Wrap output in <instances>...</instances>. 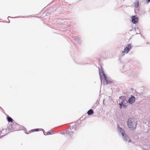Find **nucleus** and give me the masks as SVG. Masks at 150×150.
Segmentation results:
<instances>
[{"mask_svg": "<svg viewBox=\"0 0 150 150\" xmlns=\"http://www.w3.org/2000/svg\"><path fill=\"white\" fill-rule=\"evenodd\" d=\"M99 71L101 83L103 81L104 83H105L107 84L112 83V81L109 80L107 79L106 75L104 72L103 69L102 67L101 66L100 68H99Z\"/></svg>", "mask_w": 150, "mask_h": 150, "instance_id": "1", "label": "nucleus"}, {"mask_svg": "<svg viewBox=\"0 0 150 150\" xmlns=\"http://www.w3.org/2000/svg\"><path fill=\"white\" fill-rule=\"evenodd\" d=\"M127 125L129 128L132 130H134L137 127V121L134 117H129L127 120Z\"/></svg>", "mask_w": 150, "mask_h": 150, "instance_id": "2", "label": "nucleus"}, {"mask_svg": "<svg viewBox=\"0 0 150 150\" xmlns=\"http://www.w3.org/2000/svg\"><path fill=\"white\" fill-rule=\"evenodd\" d=\"M117 128L120 133H121V135L123 138V140L125 141H128V142H130L131 139L125 133V131L124 128L121 127L119 125L118 126Z\"/></svg>", "mask_w": 150, "mask_h": 150, "instance_id": "3", "label": "nucleus"}, {"mask_svg": "<svg viewBox=\"0 0 150 150\" xmlns=\"http://www.w3.org/2000/svg\"><path fill=\"white\" fill-rule=\"evenodd\" d=\"M76 128L77 126L76 123H72L70 124L67 130H66V132H67L68 135H70V136L71 137L74 133L73 132L76 129Z\"/></svg>", "mask_w": 150, "mask_h": 150, "instance_id": "4", "label": "nucleus"}, {"mask_svg": "<svg viewBox=\"0 0 150 150\" xmlns=\"http://www.w3.org/2000/svg\"><path fill=\"white\" fill-rule=\"evenodd\" d=\"M47 13H44L42 15V16H41L40 15H30L28 16H25L23 17H21L20 16L19 17H15V18H42L43 19H45L43 18V17H45V16H48V15H47Z\"/></svg>", "mask_w": 150, "mask_h": 150, "instance_id": "5", "label": "nucleus"}, {"mask_svg": "<svg viewBox=\"0 0 150 150\" xmlns=\"http://www.w3.org/2000/svg\"><path fill=\"white\" fill-rule=\"evenodd\" d=\"M19 125L14 122V123H11L7 127V129L8 131H12L16 129L17 130L18 129L17 127H18Z\"/></svg>", "mask_w": 150, "mask_h": 150, "instance_id": "6", "label": "nucleus"}, {"mask_svg": "<svg viewBox=\"0 0 150 150\" xmlns=\"http://www.w3.org/2000/svg\"><path fill=\"white\" fill-rule=\"evenodd\" d=\"M135 100V97L133 95H132L129 98L128 100H126V102L130 104H132L134 103Z\"/></svg>", "mask_w": 150, "mask_h": 150, "instance_id": "7", "label": "nucleus"}, {"mask_svg": "<svg viewBox=\"0 0 150 150\" xmlns=\"http://www.w3.org/2000/svg\"><path fill=\"white\" fill-rule=\"evenodd\" d=\"M132 48V46L131 44L130 43L128 44L127 46L124 48V52H125L126 54H127Z\"/></svg>", "mask_w": 150, "mask_h": 150, "instance_id": "8", "label": "nucleus"}, {"mask_svg": "<svg viewBox=\"0 0 150 150\" xmlns=\"http://www.w3.org/2000/svg\"><path fill=\"white\" fill-rule=\"evenodd\" d=\"M71 37L78 44H80L81 43V41L78 37L73 35L71 36Z\"/></svg>", "mask_w": 150, "mask_h": 150, "instance_id": "9", "label": "nucleus"}, {"mask_svg": "<svg viewBox=\"0 0 150 150\" xmlns=\"http://www.w3.org/2000/svg\"><path fill=\"white\" fill-rule=\"evenodd\" d=\"M127 98L126 96H121L119 97L120 100L122 101L120 103L121 104H123L125 101H126V100H127Z\"/></svg>", "mask_w": 150, "mask_h": 150, "instance_id": "10", "label": "nucleus"}, {"mask_svg": "<svg viewBox=\"0 0 150 150\" xmlns=\"http://www.w3.org/2000/svg\"><path fill=\"white\" fill-rule=\"evenodd\" d=\"M87 113L89 116L92 115L94 113V110L93 109H91L87 111Z\"/></svg>", "mask_w": 150, "mask_h": 150, "instance_id": "11", "label": "nucleus"}, {"mask_svg": "<svg viewBox=\"0 0 150 150\" xmlns=\"http://www.w3.org/2000/svg\"><path fill=\"white\" fill-rule=\"evenodd\" d=\"M6 119L8 122H11V123H13V119L11 117H9L8 115L6 116Z\"/></svg>", "mask_w": 150, "mask_h": 150, "instance_id": "12", "label": "nucleus"}, {"mask_svg": "<svg viewBox=\"0 0 150 150\" xmlns=\"http://www.w3.org/2000/svg\"><path fill=\"white\" fill-rule=\"evenodd\" d=\"M139 19H132V22L134 24H136L138 23Z\"/></svg>", "mask_w": 150, "mask_h": 150, "instance_id": "13", "label": "nucleus"}, {"mask_svg": "<svg viewBox=\"0 0 150 150\" xmlns=\"http://www.w3.org/2000/svg\"><path fill=\"white\" fill-rule=\"evenodd\" d=\"M54 133V132L52 130V129H51L50 131H49L47 132L46 134V135L52 134V133Z\"/></svg>", "mask_w": 150, "mask_h": 150, "instance_id": "14", "label": "nucleus"}, {"mask_svg": "<svg viewBox=\"0 0 150 150\" xmlns=\"http://www.w3.org/2000/svg\"><path fill=\"white\" fill-rule=\"evenodd\" d=\"M139 1L137 0L134 4V6L135 8H137L139 6Z\"/></svg>", "mask_w": 150, "mask_h": 150, "instance_id": "15", "label": "nucleus"}, {"mask_svg": "<svg viewBox=\"0 0 150 150\" xmlns=\"http://www.w3.org/2000/svg\"><path fill=\"white\" fill-rule=\"evenodd\" d=\"M98 103H97V101L95 103V104L93 105V106L92 107V108L93 109H95L96 107L98 105Z\"/></svg>", "mask_w": 150, "mask_h": 150, "instance_id": "16", "label": "nucleus"}, {"mask_svg": "<svg viewBox=\"0 0 150 150\" xmlns=\"http://www.w3.org/2000/svg\"><path fill=\"white\" fill-rule=\"evenodd\" d=\"M134 28L135 29V30L136 31H137V33H136V34H140V30H138V27L137 28Z\"/></svg>", "mask_w": 150, "mask_h": 150, "instance_id": "17", "label": "nucleus"}, {"mask_svg": "<svg viewBox=\"0 0 150 150\" xmlns=\"http://www.w3.org/2000/svg\"><path fill=\"white\" fill-rule=\"evenodd\" d=\"M66 130L64 131V132H60V134H62L65 135V134H66V135H68L67 132H66Z\"/></svg>", "mask_w": 150, "mask_h": 150, "instance_id": "18", "label": "nucleus"}, {"mask_svg": "<svg viewBox=\"0 0 150 150\" xmlns=\"http://www.w3.org/2000/svg\"><path fill=\"white\" fill-rule=\"evenodd\" d=\"M119 108L120 109H121L122 108V104H121L120 103H119Z\"/></svg>", "mask_w": 150, "mask_h": 150, "instance_id": "19", "label": "nucleus"}, {"mask_svg": "<svg viewBox=\"0 0 150 150\" xmlns=\"http://www.w3.org/2000/svg\"><path fill=\"white\" fill-rule=\"evenodd\" d=\"M23 129L24 131L25 134H29V132H27V130L25 128Z\"/></svg>", "mask_w": 150, "mask_h": 150, "instance_id": "20", "label": "nucleus"}, {"mask_svg": "<svg viewBox=\"0 0 150 150\" xmlns=\"http://www.w3.org/2000/svg\"><path fill=\"white\" fill-rule=\"evenodd\" d=\"M131 19H138V18L135 16H131Z\"/></svg>", "mask_w": 150, "mask_h": 150, "instance_id": "21", "label": "nucleus"}, {"mask_svg": "<svg viewBox=\"0 0 150 150\" xmlns=\"http://www.w3.org/2000/svg\"><path fill=\"white\" fill-rule=\"evenodd\" d=\"M40 131H42L43 132L44 134L45 135H46V132L45 131V130H44V129H42V128H40Z\"/></svg>", "mask_w": 150, "mask_h": 150, "instance_id": "22", "label": "nucleus"}, {"mask_svg": "<svg viewBox=\"0 0 150 150\" xmlns=\"http://www.w3.org/2000/svg\"><path fill=\"white\" fill-rule=\"evenodd\" d=\"M3 22H7L8 23H9L10 22V21H9V19H7V21H5V20H3L2 21Z\"/></svg>", "mask_w": 150, "mask_h": 150, "instance_id": "23", "label": "nucleus"}, {"mask_svg": "<svg viewBox=\"0 0 150 150\" xmlns=\"http://www.w3.org/2000/svg\"><path fill=\"white\" fill-rule=\"evenodd\" d=\"M40 128H37V129H35L34 131L35 132H38L39 131H40Z\"/></svg>", "mask_w": 150, "mask_h": 150, "instance_id": "24", "label": "nucleus"}, {"mask_svg": "<svg viewBox=\"0 0 150 150\" xmlns=\"http://www.w3.org/2000/svg\"><path fill=\"white\" fill-rule=\"evenodd\" d=\"M35 132V131H34V129H31V130H30L29 131V133H32V132Z\"/></svg>", "mask_w": 150, "mask_h": 150, "instance_id": "25", "label": "nucleus"}, {"mask_svg": "<svg viewBox=\"0 0 150 150\" xmlns=\"http://www.w3.org/2000/svg\"><path fill=\"white\" fill-rule=\"evenodd\" d=\"M122 106L124 108H125L127 107V105L123 104H122Z\"/></svg>", "mask_w": 150, "mask_h": 150, "instance_id": "26", "label": "nucleus"}, {"mask_svg": "<svg viewBox=\"0 0 150 150\" xmlns=\"http://www.w3.org/2000/svg\"><path fill=\"white\" fill-rule=\"evenodd\" d=\"M125 53H126L125 52H124V50H123V51L122 52V53L121 54V56H123L125 55Z\"/></svg>", "mask_w": 150, "mask_h": 150, "instance_id": "27", "label": "nucleus"}, {"mask_svg": "<svg viewBox=\"0 0 150 150\" xmlns=\"http://www.w3.org/2000/svg\"><path fill=\"white\" fill-rule=\"evenodd\" d=\"M24 128H25V127L22 126H21L20 127V129L21 130L24 129Z\"/></svg>", "mask_w": 150, "mask_h": 150, "instance_id": "28", "label": "nucleus"}, {"mask_svg": "<svg viewBox=\"0 0 150 150\" xmlns=\"http://www.w3.org/2000/svg\"><path fill=\"white\" fill-rule=\"evenodd\" d=\"M9 133V132H8V133H6V134H4V135H2V136H0V139H1V138H2V137H4V136H5L6 135V134H7L8 133Z\"/></svg>", "mask_w": 150, "mask_h": 150, "instance_id": "29", "label": "nucleus"}, {"mask_svg": "<svg viewBox=\"0 0 150 150\" xmlns=\"http://www.w3.org/2000/svg\"><path fill=\"white\" fill-rule=\"evenodd\" d=\"M120 90V88H117L116 89V91H117L119 92V91Z\"/></svg>", "mask_w": 150, "mask_h": 150, "instance_id": "30", "label": "nucleus"}, {"mask_svg": "<svg viewBox=\"0 0 150 150\" xmlns=\"http://www.w3.org/2000/svg\"><path fill=\"white\" fill-rule=\"evenodd\" d=\"M81 118H80V120H77V121L76 123H77V124H78L79 125V123H79L80 121L81 120Z\"/></svg>", "mask_w": 150, "mask_h": 150, "instance_id": "31", "label": "nucleus"}, {"mask_svg": "<svg viewBox=\"0 0 150 150\" xmlns=\"http://www.w3.org/2000/svg\"><path fill=\"white\" fill-rule=\"evenodd\" d=\"M78 64H80L81 65H83V64H83L82 62H81L79 63H78Z\"/></svg>", "mask_w": 150, "mask_h": 150, "instance_id": "32", "label": "nucleus"}, {"mask_svg": "<svg viewBox=\"0 0 150 150\" xmlns=\"http://www.w3.org/2000/svg\"><path fill=\"white\" fill-rule=\"evenodd\" d=\"M4 130H5V129H2V131H0V132L1 133V134H0V135H1V133H2V132H4Z\"/></svg>", "mask_w": 150, "mask_h": 150, "instance_id": "33", "label": "nucleus"}, {"mask_svg": "<svg viewBox=\"0 0 150 150\" xmlns=\"http://www.w3.org/2000/svg\"><path fill=\"white\" fill-rule=\"evenodd\" d=\"M146 1L147 3H149L150 2V0H146Z\"/></svg>", "mask_w": 150, "mask_h": 150, "instance_id": "34", "label": "nucleus"}, {"mask_svg": "<svg viewBox=\"0 0 150 150\" xmlns=\"http://www.w3.org/2000/svg\"><path fill=\"white\" fill-rule=\"evenodd\" d=\"M147 44H150V42H146V43Z\"/></svg>", "mask_w": 150, "mask_h": 150, "instance_id": "35", "label": "nucleus"}, {"mask_svg": "<svg viewBox=\"0 0 150 150\" xmlns=\"http://www.w3.org/2000/svg\"><path fill=\"white\" fill-rule=\"evenodd\" d=\"M125 65H123L122 67L124 69L125 68Z\"/></svg>", "mask_w": 150, "mask_h": 150, "instance_id": "36", "label": "nucleus"}, {"mask_svg": "<svg viewBox=\"0 0 150 150\" xmlns=\"http://www.w3.org/2000/svg\"><path fill=\"white\" fill-rule=\"evenodd\" d=\"M11 18V17H10V16H8V18Z\"/></svg>", "mask_w": 150, "mask_h": 150, "instance_id": "37", "label": "nucleus"}]
</instances>
